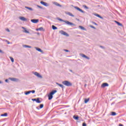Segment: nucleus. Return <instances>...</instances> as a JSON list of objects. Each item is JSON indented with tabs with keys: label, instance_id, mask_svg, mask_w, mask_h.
<instances>
[{
	"label": "nucleus",
	"instance_id": "f257e3e1",
	"mask_svg": "<svg viewBox=\"0 0 126 126\" xmlns=\"http://www.w3.org/2000/svg\"><path fill=\"white\" fill-rule=\"evenodd\" d=\"M57 20H59V21H62V22H64L67 25H70V26H75V24H74L69 21H68L66 20H63L60 18H57Z\"/></svg>",
	"mask_w": 126,
	"mask_h": 126
},
{
	"label": "nucleus",
	"instance_id": "f03ea898",
	"mask_svg": "<svg viewBox=\"0 0 126 126\" xmlns=\"http://www.w3.org/2000/svg\"><path fill=\"white\" fill-rule=\"evenodd\" d=\"M57 90H53L51 92H50L48 95V100H52V99H53V95L55 94V93H57Z\"/></svg>",
	"mask_w": 126,
	"mask_h": 126
},
{
	"label": "nucleus",
	"instance_id": "7ed1b4c3",
	"mask_svg": "<svg viewBox=\"0 0 126 126\" xmlns=\"http://www.w3.org/2000/svg\"><path fill=\"white\" fill-rule=\"evenodd\" d=\"M62 83L63 84V85H65V86H72V83H70V82L68 81H64L62 82Z\"/></svg>",
	"mask_w": 126,
	"mask_h": 126
},
{
	"label": "nucleus",
	"instance_id": "20e7f679",
	"mask_svg": "<svg viewBox=\"0 0 126 126\" xmlns=\"http://www.w3.org/2000/svg\"><path fill=\"white\" fill-rule=\"evenodd\" d=\"M60 33L62 34V35H64V36H66V37H68L69 36V34H68V33H66V32L63 31H60Z\"/></svg>",
	"mask_w": 126,
	"mask_h": 126
},
{
	"label": "nucleus",
	"instance_id": "39448f33",
	"mask_svg": "<svg viewBox=\"0 0 126 126\" xmlns=\"http://www.w3.org/2000/svg\"><path fill=\"white\" fill-rule=\"evenodd\" d=\"M74 8H75V9H77V10H78V11H80L82 13H85V11H83L82 9H80L78 6H74Z\"/></svg>",
	"mask_w": 126,
	"mask_h": 126
},
{
	"label": "nucleus",
	"instance_id": "423d86ee",
	"mask_svg": "<svg viewBox=\"0 0 126 126\" xmlns=\"http://www.w3.org/2000/svg\"><path fill=\"white\" fill-rule=\"evenodd\" d=\"M33 74L36 76H37V77H38L39 78H43V77L42 76V75H41L39 73L37 72H34L33 73Z\"/></svg>",
	"mask_w": 126,
	"mask_h": 126
},
{
	"label": "nucleus",
	"instance_id": "0eeeda50",
	"mask_svg": "<svg viewBox=\"0 0 126 126\" xmlns=\"http://www.w3.org/2000/svg\"><path fill=\"white\" fill-rule=\"evenodd\" d=\"M81 57L82 58H85V59H86L87 60H90V58L88 57L86 55L83 54H80Z\"/></svg>",
	"mask_w": 126,
	"mask_h": 126
},
{
	"label": "nucleus",
	"instance_id": "6e6552de",
	"mask_svg": "<svg viewBox=\"0 0 126 126\" xmlns=\"http://www.w3.org/2000/svg\"><path fill=\"white\" fill-rule=\"evenodd\" d=\"M52 3L53 4H55V5H56V6H59L60 7H62V5L60 4V3H58L56 1H53L52 2Z\"/></svg>",
	"mask_w": 126,
	"mask_h": 126
},
{
	"label": "nucleus",
	"instance_id": "1a4fd4ad",
	"mask_svg": "<svg viewBox=\"0 0 126 126\" xmlns=\"http://www.w3.org/2000/svg\"><path fill=\"white\" fill-rule=\"evenodd\" d=\"M108 86H109V84L107 83H104L101 85V87L102 88H104V87H107Z\"/></svg>",
	"mask_w": 126,
	"mask_h": 126
},
{
	"label": "nucleus",
	"instance_id": "9d476101",
	"mask_svg": "<svg viewBox=\"0 0 126 126\" xmlns=\"http://www.w3.org/2000/svg\"><path fill=\"white\" fill-rule=\"evenodd\" d=\"M31 22L32 23H38L39 22V20L38 19H32L31 20Z\"/></svg>",
	"mask_w": 126,
	"mask_h": 126
},
{
	"label": "nucleus",
	"instance_id": "9b49d317",
	"mask_svg": "<svg viewBox=\"0 0 126 126\" xmlns=\"http://www.w3.org/2000/svg\"><path fill=\"white\" fill-rule=\"evenodd\" d=\"M41 4H42L43 5H44V6H48L49 5H48V3L46 2H44L43 1H40Z\"/></svg>",
	"mask_w": 126,
	"mask_h": 126
},
{
	"label": "nucleus",
	"instance_id": "f8f14e48",
	"mask_svg": "<svg viewBox=\"0 0 126 126\" xmlns=\"http://www.w3.org/2000/svg\"><path fill=\"white\" fill-rule=\"evenodd\" d=\"M35 49L36 50V51H38V52H40V53H42L43 54L44 52L43 50H42L40 48H38V47H35Z\"/></svg>",
	"mask_w": 126,
	"mask_h": 126
},
{
	"label": "nucleus",
	"instance_id": "ddd939ff",
	"mask_svg": "<svg viewBox=\"0 0 126 126\" xmlns=\"http://www.w3.org/2000/svg\"><path fill=\"white\" fill-rule=\"evenodd\" d=\"M20 20H22V21H27V19H26L24 17H20Z\"/></svg>",
	"mask_w": 126,
	"mask_h": 126
},
{
	"label": "nucleus",
	"instance_id": "4468645a",
	"mask_svg": "<svg viewBox=\"0 0 126 126\" xmlns=\"http://www.w3.org/2000/svg\"><path fill=\"white\" fill-rule=\"evenodd\" d=\"M56 84H57V85H58V86H59L60 87L62 88V89H63V88H64V86H63V85H62L59 83H56Z\"/></svg>",
	"mask_w": 126,
	"mask_h": 126
},
{
	"label": "nucleus",
	"instance_id": "2eb2a0df",
	"mask_svg": "<svg viewBox=\"0 0 126 126\" xmlns=\"http://www.w3.org/2000/svg\"><path fill=\"white\" fill-rule=\"evenodd\" d=\"M94 15H95V16H96L97 17H98L99 18H100L101 19H103L102 17L100 16V15H99L98 14L94 13Z\"/></svg>",
	"mask_w": 126,
	"mask_h": 126
},
{
	"label": "nucleus",
	"instance_id": "dca6fc26",
	"mask_svg": "<svg viewBox=\"0 0 126 126\" xmlns=\"http://www.w3.org/2000/svg\"><path fill=\"white\" fill-rule=\"evenodd\" d=\"M65 14H67V15H69V16H71L72 17H74L73 14L70 12H65Z\"/></svg>",
	"mask_w": 126,
	"mask_h": 126
},
{
	"label": "nucleus",
	"instance_id": "f3484780",
	"mask_svg": "<svg viewBox=\"0 0 126 126\" xmlns=\"http://www.w3.org/2000/svg\"><path fill=\"white\" fill-rule=\"evenodd\" d=\"M115 23L117 24V25H118V26H123V24H121V23L117 21H115Z\"/></svg>",
	"mask_w": 126,
	"mask_h": 126
},
{
	"label": "nucleus",
	"instance_id": "a211bd4d",
	"mask_svg": "<svg viewBox=\"0 0 126 126\" xmlns=\"http://www.w3.org/2000/svg\"><path fill=\"white\" fill-rule=\"evenodd\" d=\"M25 8H27V9H29V10H31V11H33V8H32V7H30L28 6H25Z\"/></svg>",
	"mask_w": 126,
	"mask_h": 126
},
{
	"label": "nucleus",
	"instance_id": "6ab92c4d",
	"mask_svg": "<svg viewBox=\"0 0 126 126\" xmlns=\"http://www.w3.org/2000/svg\"><path fill=\"white\" fill-rule=\"evenodd\" d=\"M79 28H80V29H81L82 30H84V31H86V29H85V28L81 26H79Z\"/></svg>",
	"mask_w": 126,
	"mask_h": 126
},
{
	"label": "nucleus",
	"instance_id": "aec40b11",
	"mask_svg": "<svg viewBox=\"0 0 126 126\" xmlns=\"http://www.w3.org/2000/svg\"><path fill=\"white\" fill-rule=\"evenodd\" d=\"M9 79H10L11 81H16V80H17V79L15 78H9Z\"/></svg>",
	"mask_w": 126,
	"mask_h": 126
},
{
	"label": "nucleus",
	"instance_id": "412c9836",
	"mask_svg": "<svg viewBox=\"0 0 126 126\" xmlns=\"http://www.w3.org/2000/svg\"><path fill=\"white\" fill-rule=\"evenodd\" d=\"M1 117H7V113H5L3 114H1Z\"/></svg>",
	"mask_w": 126,
	"mask_h": 126
},
{
	"label": "nucleus",
	"instance_id": "4be33fe9",
	"mask_svg": "<svg viewBox=\"0 0 126 126\" xmlns=\"http://www.w3.org/2000/svg\"><path fill=\"white\" fill-rule=\"evenodd\" d=\"M30 93H31V91H29L25 92V95H28L29 94H30Z\"/></svg>",
	"mask_w": 126,
	"mask_h": 126
},
{
	"label": "nucleus",
	"instance_id": "5701e85b",
	"mask_svg": "<svg viewBox=\"0 0 126 126\" xmlns=\"http://www.w3.org/2000/svg\"><path fill=\"white\" fill-rule=\"evenodd\" d=\"M52 29L53 30H57V29H58V28L56 26H55L54 25L52 26Z\"/></svg>",
	"mask_w": 126,
	"mask_h": 126
},
{
	"label": "nucleus",
	"instance_id": "b1692460",
	"mask_svg": "<svg viewBox=\"0 0 126 126\" xmlns=\"http://www.w3.org/2000/svg\"><path fill=\"white\" fill-rule=\"evenodd\" d=\"M89 101V98H85V104L88 103Z\"/></svg>",
	"mask_w": 126,
	"mask_h": 126
},
{
	"label": "nucleus",
	"instance_id": "393cba45",
	"mask_svg": "<svg viewBox=\"0 0 126 126\" xmlns=\"http://www.w3.org/2000/svg\"><path fill=\"white\" fill-rule=\"evenodd\" d=\"M35 102H36V103H41V101H40V99L39 98H37L36 99V100Z\"/></svg>",
	"mask_w": 126,
	"mask_h": 126
},
{
	"label": "nucleus",
	"instance_id": "a878e982",
	"mask_svg": "<svg viewBox=\"0 0 126 126\" xmlns=\"http://www.w3.org/2000/svg\"><path fill=\"white\" fill-rule=\"evenodd\" d=\"M117 113L115 112H111V116H116Z\"/></svg>",
	"mask_w": 126,
	"mask_h": 126
},
{
	"label": "nucleus",
	"instance_id": "bb28decb",
	"mask_svg": "<svg viewBox=\"0 0 126 126\" xmlns=\"http://www.w3.org/2000/svg\"><path fill=\"white\" fill-rule=\"evenodd\" d=\"M73 119H74V120H78V119H79V117L78 116H74Z\"/></svg>",
	"mask_w": 126,
	"mask_h": 126
},
{
	"label": "nucleus",
	"instance_id": "cd10ccee",
	"mask_svg": "<svg viewBox=\"0 0 126 126\" xmlns=\"http://www.w3.org/2000/svg\"><path fill=\"white\" fill-rule=\"evenodd\" d=\"M83 7H84L86 9H89V8L87 6H86V5H83Z\"/></svg>",
	"mask_w": 126,
	"mask_h": 126
},
{
	"label": "nucleus",
	"instance_id": "c85d7f7f",
	"mask_svg": "<svg viewBox=\"0 0 126 126\" xmlns=\"http://www.w3.org/2000/svg\"><path fill=\"white\" fill-rule=\"evenodd\" d=\"M24 47H25V48H32V47H31V46L26 45H24Z\"/></svg>",
	"mask_w": 126,
	"mask_h": 126
},
{
	"label": "nucleus",
	"instance_id": "c756f323",
	"mask_svg": "<svg viewBox=\"0 0 126 126\" xmlns=\"http://www.w3.org/2000/svg\"><path fill=\"white\" fill-rule=\"evenodd\" d=\"M43 107H44V104H40V106H39L40 109L43 108Z\"/></svg>",
	"mask_w": 126,
	"mask_h": 126
},
{
	"label": "nucleus",
	"instance_id": "7c9ffc66",
	"mask_svg": "<svg viewBox=\"0 0 126 126\" xmlns=\"http://www.w3.org/2000/svg\"><path fill=\"white\" fill-rule=\"evenodd\" d=\"M10 59L11 62H12V63H13L14 62V59H13V58L10 57Z\"/></svg>",
	"mask_w": 126,
	"mask_h": 126
},
{
	"label": "nucleus",
	"instance_id": "2f4dec72",
	"mask_svg": "<svg viewBox=\"0 0 126 126\" xmlns=\"http://www.w3.org/2000/svg\"><path fill=\"white\" fill-rule=\"evenodd\" d=\"M90 27H91V28H93V29H96V28L92 25L90 26Z\"/></svg>",
	"mask_w": 126,
	"mask_h": 126
},
{
	"label": "nucleus",
	"instance_id": "473e14b6",
	"mask_svg": "<svg viewBox=\"0 0 126 126\" xmlns=\"http://www.w3.org/2000/svg\"><path fill=\"white\" fill-rule=\"evenodd\" d=\"M64 52H66L67 53L69 52V50L67 49H63Z\"/></svg>",
	"mask_w": 126,
	"mask_h": 126
},
{
	"label": "nucleus",
	"instance_id": "72a5a7b5",
	"mask_svg": "<svg viewBox=\"0 0 126 126\" xmlns=\"http://www.w3.org/2000/svg\"><path fill=\"white\" fill-rule=\"evenodd\" d=\"M43 29H44L43 28V27H40V28H39V30H39V31H42V30H43Z\"/></svg>",
	"mask_w": 126,
	"mask_h": 126
},
{
	"label": "nucleus",
	"instance_id": "f704fd0d",
	"mask_svg": "<svg viewBox=\"0 0 126 126\" xmlns=\"http://www.w3.org/2000/svg\"><path fill=\"white\" fill-rule=\"evenodd\" d=\"M24 32H25V33H29V31L26 30V29L25 30Z\"/></svg>",
	"mask_w": 126,
	"mask_h": 126
},
{
	"label": "nucleus",
	"instance_id": "c9c22d12",
	"mask_svg": "<svg viewBox=\"0 0 126 126\" xmlns=\"http://www.w3.org/2000/svg\"><path fill=\"white\" fill-rule=\"evenodd\" d=\"M93 24H94V25H96V26L98 25V24H97V23H96L94 22H92Z\"/></svg>",
	"mask_w": 126,
	"mask_h": 126
},
{
	"label": "nucleus",
	"instance_id": "e433bc0d",
	"mask_svg": "<svg viewBox=\"0 0 126 126\" xmlns=\"http://www.w3.org/2000/svg\"><path fill=\"white\" fill-rule=\"evenodd\" d=\"M31 91V93H32L33 94H34V93H35V90H32V91Z\"/></svg>",
	"mask_w": 126,
	"mask_h": 126
},
{
	"label": "nucleus",
	"instance_id": "4c0bfd02",
	"mask_svg": "<svg viewBox=\"0 0 126 126\" xmlns=\"http://www.w3.org/2000/svg\"><path fill=\"white\" fill-rule=\"evenodd\" d=\"M37 7H39V8H41V9L43 8V7L42 6H39L38 5H37Z\"/></svg>",
	"mask_w": 126,
	"mask_h": 126
},
{
	"label": "nucleus",
	"instance_id": "58836bf2",
	"mask_svg": "<svg viewBox=\"0 0 126 126\" xmlns=\"http://www.w3.org/2000/svg\"><path fill=\"white\" fill-rule=\"evenodd\" d=\"M82 126H87L86 123H83Z\"/></svg>",
	"mask_w": 126,
	"mask_h": 126
},
{
	"label": "nucleus",
	"instance_id": "ea45409f",
	"mask_svg": "<svg viewBox=\"0 0 126 126\" xmlns=\"http://www.w3.org/2000/svg\"><path fill=\"white\" fill-rule=\"evenodd\" d=\"M32 101H35V102H36L37 99H36V98H32Z\"/></svg>",
	"mask_w": 126,
	"mask_h": 126
},
{
	"label": "nucleus",
	"instance_id": "a19ab883",
	"mask_svg": "<svg viewBox=\"0 0 126 126\" xmlns=\"http://www.w3.org/2000/svg\"><path fill=\"white\" fill-rule=\"evenodd\" d=\"M69 71H70V72H72V73H74V72L72 71V70L69 69Z\"/></svg>",
	"mask_w": 126,
	"mask_h": 126
},
{
	"label": "nucleus",
	"instance_id": "79ce46f5",
	"mask_svg": "<svg viewBox=\"0 0 126 126\" xmlns=\"http://www.w3.org/2000/svg\"><path fill=\"white\" fill-rule=\"evenodd\" d=\"M6 30L7 31V32H10V31L8 29H6Z\"/></svg>",
	"mask_w": 126,
	"mask_h": 126
},
{
	"label": "nucleus",
	"instance_id": "37998d69",
	"mask_svg": "<svg viewBox=\"0 0 126 126\" xmlns=\"http://www.w3.org/2000/svg\"><path fill=\"white\" fill-rule=\"evenodd\" d=\"M100 47L102 48V49H104V46H100Z\"/></svg>",
	"mask_w": 126,
	"mask_h": 126
},
{
	"label": "nucleus",
	"instance_id": "c03bdc74",
	"mask_svg": "<svg viewBox=\"0 0 126 126\" xmlns=\"http://www.w3.org/2000/svg\"><path fill=\"white\" fill-rule=\"evenodd\" d=\"M5 82H8V79H6V80H5Z\"/></svg>",
	"mask_w": 126,
	"mask_h": 126
},
{
	"label": "nucleus",
	"instance_id": "a18cd8bd",
	"mask_svg": "<svg viewBox=\"0 0 126 126\" xmlns=\"http://www.w3.org/2000/svg\"><path fill=\"white\" fill-rule=\"evenodd\" d=\"M7 44H10L9 41H7Z\"/></svg>",
	"mask_w": 126,
	"mask_h": 126
},
{
	"label": "nucleus",
	"instance_id": "49530a36",
	"mask_svg": "<svg viewBox=\"0 0 126 126\" xmlns=\"http://www.w3.org/2000/svg\"><path fill=\"white\" fill-rule=\"evenodd\" d=\"M119 126H124L122 124H119Z\"/></svg>",
	"mask_w": 126,
	"mask_h": 126
},
{
	"label": "nucleus",
	"instance_id": "de8ad7c7",
	"mask_svg": "<svg viewBox=\"0 0 126 126\" xmlns=\"http://www.w3.org/2000/svg\"><path fill=\"white\" fill-rule=\"evenodd\" d=\"M22 29H24V30H25L26 29H25V28L24 27H22Z\"/></svg>",
	"mask_w": 126,
	"mask_h": 126
},
{
	"label": "nucleus",
	"instance_id": "09e8293b",
	"mask_svg": "<svg viewBox=\"0 0 126 126\" xmlns=\"http://www.w3.org/2000/svg\"><path fill=\"white\" fill-rule=\"evenodd\" d=\"M36 31H40L39 28L36 29Z\"/></svg>",
	"mask_w": 126,
	"mask_h": 126
},
{
	"label": "nucleus",
	"instance_id": "8fccbe9b",
	"mask_svg": "<svg viewBox=\"0 0 126 126\" xmlns=\"http://www.w3.org/2000/svg\"><path fill=\"white\" fill-rule=\"evenodd\" d=\"M0 53H2V51L0 49Z\"/></svg>",
	"mask_w": 126,
	"mask_h": 126
},
{
	"label": "nucleus",
	"instance_id": "3c124183",
	"mask_svg": "<svg viewBox=\"0 0 126 126\" xmlns=\"http://www.w3.org/2000/svg\"><path fill=\"white\" fill-rule=\"evenodd\" d=\"M2 83V82L0 81V84H1Z\"/></svg>",
	"mask_w": 126,
	"mask_h": 126
},
{
	"label": "nucleus",
	"instance_id": "603ef678",
	"mask_svg": "<svg viewBox=\"0 0 126 126\" xmlns=\"http://www.w3.org/2000/svg\"><path fill=\"white\" fill-rule=\"evenodd\" d=\"M85 87H86V86H87V84H85Z\"/></svg>",
	"mask_w": 126,
	"mask_h": 126
},
{
	"label": "nucleus",
	"instance_id": "864d4df0",
	"mask_svg": "<svg viewBox=\"0 0 126 126\" xmlns=\"http://www.w3.org/2000/svg\"><path fill=\"white\" fill-rule=\"evenodd\" d=\"M36 109H38V110H39V108L38 107H36Z\"/></svg>",
	"mask_w": 126,
	"mask_h": 126
}]
</instances>
